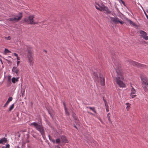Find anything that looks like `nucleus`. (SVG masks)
Here are the masks:
<instances>
[{
  "label": "nucleus",
  "mask_w": 148,
  "mask_h": 148,
  "mask_svg": "<svg viewBox=\"0 0 148 148\" xmlns=\"http://www.w3.org/2000/svg\"><path fill=\"white\" fill-rule=\"evenodd\" d=\"M116 77L114 78V81L116 82L120 87H125V84L123 82L124 78L122 70L118 67L116 68Z\"/></svg>",
  "instance_id": "f257e3e1"
},
{
  "label": "nucleus",
  "mask_w": 148,
  "mask_h": 148,
  "mask_svg": "<svg viewBox=\"0 0 148 148\" xmlns=\"http://www.w3.org/2000/svg\"><path fill=\"white\" fill-rule=\"evenodd\" d=\"M125 63L128 65H133L137 67H140L141 68L143 69L146 67V66L143 64L136 62L132 60L126 59L125 60Z\"/></svg>",
  "instance_id": "f03ea898"
},
{
  "label": "nucleus",
  "mask_w": 148,
  "mask_h": 148,
  "mask_svg": "<svg viewBox=\"0 0 148 148\" xmlns=\"http://www.w3.org/2000/svg\"><path fill=\"white\" fill-rule=\"evenodd\" d=\"M31 124L33 125L37 130L40 132L43 138L45 139V134L42 125L40 124H38L36 122L32 123Z\"/></svg>",
  "instance_id": "7ed1b4c3"
},
{
  "label": "nucleus",
  "mask_w": 148,
  "mask_h": 148,
  "mask_svg": "<svg viewBox=\"0 0 148 148\" xmlns=\"http://www.w3.org/2000/svg\"><path fill=\"white\" fill-rule=\"evenodd\" d=\"M140 78L143 88L145 92H146L148 91V89L146 86V84L148 82V79L145 75H143L140 76Z\"/></svg>",
  "instance_id": "20e7f679"
},
{
  "label": "nucleus",
  "mask_w": 148,
  "mask_h": 148,
  "mask_svg": "<svg viewBox=\"0 0 148 148\" xmlns=\"http://www.w3.org/2000/svg\"><path fill=\"white\" fill-rule=\"evenodd\" d=\"M94 78L95 80L98 84H100L101 86L105 85V79L104 77L101 75H100L99 78L97 74L96 73H94Z\"/></svg>",
  "instance_id": "39448f33"
},
{
  "label": "nucleus",
  "mask_w": 148,
  "mask_h": 148,
  "mask_svg": "<svg viewBox=\"0 0 148 148\" xmlns=\"http://www.w3.org/2000/svg\"><path fill=\"white\" fill-rule=\"evenodd\" d=\"M34 15H32L29 16L28 18H24L23 20V22H25L30 24H36L37 23L34 21Z\"/></svg>",
  "instance_id": "423d86ee"
},
{
  "label": "nucleus",
  "mask_w": 148,
  "mask_h": 148,
  "mask_svg": "<svg viewBox=\"0 0 148 148\" xmlns=\"http://www.w3.org/2000/svg\"><path fill=\"white\" fill-rule=\"evenodd\" d=\"M27 57L28 58V62L31 66L33 65L34 63L33 58V57L32 53L31 51H28Z\"/></svg>",
  "instance_id": "0eeeda50"
},
{
  "label": "nucleus",
  "mask_w": 148,
  "mask_h": 148,
  "mask_svg": "<svg viewBox=\"0 0 148 148\" xmlns=\"http://www.w3.org/2000/svg\"><path fill=\"white\" fill-rule=\"evenodd\" d=\"M110 18L111 21L115 24H117L119 23L122 25L124 23V22H123L119 18L116 17H110Z\"/></svg>",
  "instance_id": "6e6552de"
},
{
  "label": "nucleus",
  "mask_w": 148,
  "mask_h": 148,
  "mask_svg": "<svg viewBox=\"0 0 148 148\" xmlns=\"http://www.w3.org/2000/svg\"><path fill=\"white\" fill-rule=\"evenodd\" d=\"M22 17V13H20L19 14L16 16L14 18H10L9 20L12 21L16 22L21 20Z\"/></svg>",
  "instance_id": "1a4fd4ad"
},
{
  "label": "nucleus",
  "mask_w": 148,
  "mask_h": 148,
  "mask_svg": "<svg viewBox=\"0 0 148 148\" xmlns=\"http://www.w3.org/2000/svg\"><path fill=\"white\" fill-rule=\"evenodd\" d=\"M104 5L101 2H99L97 3L96 2L95 7L98 10H99L100 11H102Z\"/></svg>",
  "instance_id": "9d476101"
},
{
  "label": "nucleus",
  "mask_w": 148,
  "mask_h": 148,
  "mask_svg": "<svg viewBox=\"0 0 148 148\" xmlns=\"http://www.w3.org/2000/svg\"><path fill=\"white\" fill-rule=\"evenodd\" d=\"M131 92L130 93V96L132 98H133L136 95V90L131 85Z\"/></svg>",
  "instance_id": "9b49d317"
},
{
  "label": "nucleus",
  "mask_w": 148,
  "mask_h": 148,
  "mask_svg": "<svg viewBox=\"0 0 148 148\" xmlns=\"http://www.w3.org/2000/svg\"><path fill=\"white\" fill-rule=\"evenodd\" d=\"M12 71L13 73H15L16 75H18L19 74V70L16 67H14L12 69Z\"/></svg>",
  "instance_id": "f8f14e48"
},
{
  "label": "nucleus",
  "mask_w": 148,
  "mask_h": 148,
  "mask_svg": "<svg viewBox=\"0 0 148 148\" xmlns=\"http://www.w3.org/2000/svg\"><path fill=\"white\" fill-rule=\"evenodd\" d=\"M102 11H103L106 14H109L111 12L108 8L105 6L103 7Z\"/></svg>",
  "instance_id": "ddd939ff"
},
{
  "label": "nucleus",
  "mask_w": 148,
  "mask_h": 148,
  "mask_svg": "<svg viewBox=\"0 0 148 148\" xmlns=\"http://www.w3.org/2000/svg\"><path fill=\"white\" fill-rule=\"evenodd\" d=\"M140 36L144 39L146 36L147 35V33L145 31L142 30H141L140 31Z\"/></svg>",
  "instance_id": "4468645a"
},
{
  "label": "nucleus",
  "mask_w": 148,
  "mask_h": 148,
  "mask_svg": "<svg viewBox=\"0 0 148 148\" xmlns=\"http://www.w3.org/2000/svg\"><path fill=\"white\" fill-rule=\"evenodd\" d=\"M61 141L63 143H68V141L66 137L64 136H62L61 138Z\"/></svg>",
  "instance_id": "2eb2a0df"
},
{
  "label": "nucleus",
  "mask_w": 148,
  "mask_h": 148,
  "mask_svg": "<svg viewBox=\"0 0 148 148\" xmlns=\"http://www.w3.org/2000/svg\"><path fill=\"white\" fill-rule=\"evenodd\" d=\"M12 98L11 97H10L8 100H7L6 103L5 104L4 106V107H5L7 106L8 104L12 100Z\"/></svg>",
  "instance_id": "dca6fc26"
},
{
  "label": "nucleus",
  "mask_w": 148,
  "mask_h": 148,
  "mask_svg": "<svg viewBox=\"0 0 148 148\" xmlns=\"http://www.w3.org/2000/svg\"><path fill=\"white\" fill-rule=\"evenodd\" d=\"M7 141L6 138H2L0 140V144H3L4 143H5Z\"/></svg>",
  "instance_id": "f3484780"
},
{
  "label": "nucleus",
  "mask_w": 148,
  "mask_h": 148,
  "mask_svg": "<svg viewBox=\"0 0 148 148\" xmlns=\"http://www.w3.org/2000/svg\"><path fill=\"white\" fill-rule=\"evenodd\" d=\"M19 78V77L17 78H15L14 77H13L12 79V82L14 84L16 82H17L18 81V79Z\"/></svg>",
  "instance_id": "a211bd4d"
},
{
  "label": "nucleus",
  "mask_w": 148,
  "mask_h": 148,
  "mask_svg": "<svg viewBox=\"0 0 148 148\" xmlns=\"http://www.w3.org/2000/svg\"><path fill=\"white\" fill-rule=\"evenodd\" d=\"M9 53H11V51L6 48H5L4 51V54L6 55Z\"/></svg>",
  "instance_id": "6ab92c4d"
},
{
  "label": "nucleus",
  "mask_w": 148,
  "mask_h": 148,
  "mask_svg": "<svg viewBox=\"0 0 148 148\" xmlns=\"http://www.w3.org/2000/svg\"><path fill=\"white\" fill-rule=\"evenodd\" d=\"M125 104L127 106L126 109L127 110H128L130 108V106L131 105L130 103H126Z\"/></svg>",
  "instance_id": "aec40b11"
},
{
  "label": "nucleus",
  "mask_w": 148,
  "mask_h": 148,
  "mask_svg": "<svg viewBox=\"0 0 148 148\" xmlns=\"http://www.w3.org/2000/svg\"><path fill=\"white\" fill-rule=\"evenodd\" d=\"M64 105V109L65 110V111L67 115H69V113L67 111V108L65 106V103H63Z\"/></svg>",
  "instance_id": "412c9836"
},
{
  "label": "nucleus",
  "mask_w": 148,
  "mask_h": 148,
  "mask_svg": "<svg viewBox=\"0 0 148 148\" xmlns=\"http://www.w3.org/2000/svg\"><path fill=\"white\" fill-rule=\"evenodd\" d=\"M48 137L50 141H51L53 143H55V140L54 139H53L49 135H48Z\"/></svg>",
  "instance_id": "4be33fe9"
},
{
  "label": "nucleus",
  "mask_w": 148,
  "mask_h": 148,
  "mask_svg": "<svg viewBox=\"0 0 148 148\" xmlns=\"http://www.w3.org/2000/svg\"><path fill=\"white\" fill-rule=\"evenodd\" d=\"M14 104H13L11 106L10 108H9V112L11 111L14 108Z\"/></svg>",
  "instance_id": "5701e85b"
},
{
  "label": "nucleus",
  "mask_w": 148,
  "mask_h": 148,
  "mask_svg": "<svg viewBox=\"0 0 148 148\" xmlns=\"http://www.w3.org/2000/svg\"><path fill=\"white\" fill-rule=\"evenodd\" d=\"M110 113H108L107 115V116L108 119V121L110 123H111V119H110Z\"/></svg>",
  "instance_id": "b1692460"
},
{
  "label": "nucleus",
  "mask_w": 148,
  "mask_h": 148,
  "mask_svg": "<svg viewBox=\"0 0 148 148\" xmlns=\"http://www.w3.org/2000/svg\"><path fill=\"white\" fill-rule=\"evenodd\" d=\"M128 22L130 24L132 25H135V23H134L132 21H131L130 20H128Z\"/></svg>",
  "instance_id": "393cba45"
},
{
  "label": "nucleus",
  "mask_w": 148,
  "mask_h": 148,
  "mask_svg": "<svg viewBox=\"0 0 148 148\" xmlns=\"http://www.w3.org/2000/svg\"><path fill=\"white\" fill-rule=\"evenodd\" d=\"M89 108L91 110H92L93 112H94L95 113H96V112L95 110V108L93 107H90Z\"/></svg>",
  "instance_id": "a878e982"
},
{
  "label": "nucleus",
  "mask_w": 148,
  "mask_h": 148,
  "mask_svg": "<svg viewBox=\"0 0 148 148\" xmlns=\"http://www.w3.org/2000/svg\"><path fill=\"white\" fill-rule=\"evenodd\" d=\"M60 141H61V140H60L59 138L57 139L56 140V142L57 143H59Z\"/></svg>",
  "instance_id": "bb28decb"
},
{
  "label": "nucleus",
  "mask_w": 148,
  "mask_h": 148,
  "mask_svg": "<svg viewBox=\"0 0 148 148\" xmlns=\"http://www.w3.org/2000/svg\"><path fill=\"white\" fill-rule=\"evenodd\" d=\"M5 38L7 39L8 40H10L11 39V38L10 36H8V37H5Z\"/></svg>",
  "instance_id": "cd10ccee"
},
{
  "label": "nucleus",
  "mask_w": 148,
  "mask_h": 148,
  "mask_svg": "<svg viewBox=\"0 0 148 148\" xmlns=\"http://www.w3.org/2000/svg\"><path fill=\"white\" fill-rule=\"evenodd\" d=\"M105 101V103L106 108V107H107V106L108 107V105L107 104L106 102L105 101Z\"/></svg>",
  "instance_id": "c85d7f7f"
},
{
  "label": "nucleus",
  "mask_w": 148,
  "mask_h": 148,
  "mask_svg": "<svg viewBox=\"0 0 148 148\" xmlns=\"http://www.w3.org/2000/svg\"><path fill=\"white\" fill-rule=\"evenodd\" d=\"M10 145L9 144H7L6 145L5 148H8L10 147Z\"/></svg>",
  "instance_id": "c756f323"
},
{
  "label": "nucleus",
  "mask_w": 148,
  "mask_h": 148,
  "mask_svg": "<svg viewBox=\"0 0 148 148\" xmlns=\"http://www.w3.org/2000/svg\"><path fill=\"white\" fill-rule=\"evenodd\" d=\"M144 39L145 40H148V36H147V35H146Z\"/></svg>",
  "instance_id": "7c9ffc66"
},
{
  "label": "nucleus",
  "mask_w": 148,
  "mask_h": 148,
  "mask_svg": "<svg viewBox=\"0 0 148 148\" xmlns=\"http://www.w3.org/2000/svg\"><path fill=\"white\" fill-rule=\"evenodd\" d=\"M106 111L107 112H108L109 111V109L108 107H106Z\"/></svg>",
  "instance_id": "2f4dec72"
},
{
  "label": "nucleus",
  "mask_w": 148,
  "mask_h": 148,
  "mask_svg": "<svg viewBox=\"0 0 148 148\" xmlns=\"http://www.w3.org/2000/svg\"><path fill=\"white\" fill-rule=\"evenodd\" d=\"M20 61H18L17 63V66H18V65L20 63Z\"/></svg>",
  "instance_id": "473e14b6"
},
{
  "label": "nucleus",
  "mask_w": 148,
  "mask_h": 148,
  "mask_svg": "<svg viewBox=\"0 0 148 148\" xmlns=\"http://www.w3.org/2000/svg\"><path fill=\"white\" fill-rule=\"evenodd\" d=\"M14 55L16 57L18 56V54L15 53H14Z\"/></svg>",
  "instance_id": "72a5a7b5"
},
{
  "label": "nucleus",
  "mask_w": 148,
  "mask_h": 148,
  "mask_svg": "<svg viewBox=\"0 0 148 148\" xmlns=\"http://www.w3.org/2000/svg\"><path fill=\"white\" fill-rule=\"evenodd\" d=\"M16 59H17V60H18V61H19V60H20V58L18 56L17 57Z\"/></svg>",
  "instance_id": "f704fd0d"
},
{
  "label": "nucleus",
  "mask_w": 148,
  "mask_h": 148,
  "mask_svg": "<svg viewBox=\"0 0 148 148\" xmlns=\"http://www.w3.org/2000/svg\"><path fill=\"white\" fill-rule=\"evenodd\" d=\"M146 17H147V18L148 19V16L147 14H146Z\"/></svg>",
  "instance_id": "c9c22d12"
},
{
  "label": "nucleus",
  "mask_w": 148,
  "mask_h": 148,
  "mask_svg": "<svg viewBox=\"0 0 148 148\" xmlns=\"http://www.w3.org/2000/svg\"><path fill=\"white\" fill-rule=\"evenodd\" d=\"M57 147L58 148H60V147H58V146H57Z\"/></svg>",
  "instance_id": "e433bc0d"
},
{
  "label": "nucleus",
  "mask_w": 148,
  "mask_h": 148,
  "mask_svg": "<svg viewBox=\"0 0 148 148\" xmlns=\"http://www.w3.org/2000/svg\"><path fill=\"white\" fill-rule=\"evenodd\" d=\"M74 127H75V128H77V127H76V126L75 125V126H74Z\"/></svg>",
  "instance_id": "4c0bfd02"
},
{
  "label": "nucleus",
  "mask_w": 148,
  "mask_h": 148,
  "mask_svg": "<svg viewBox=\"0 0 148 148\" xmlns=\"http://www.w3.org/2000/svg\"><path fill=\"white\" fill-rule=\"evenodd\" d=\"M2 148H5V147H2Z\"/></svg>",
  "instance_id": "58836bf2"
},
{
  "label": "nucleus",
  "mask_w": 148,
  "mask_h": 148,
  "mask_svg": "<svg viewBox=\"0 0 148 148\" xmlns=\"http://www.w3.org/2000/svg\"><path fill=\"white\" fill-rule=\"evenodd\" d=\"M17 148H21L20 147H18Z\"/></svg>",
  "instance_id": "ea45409f"
},
{
  "label": "nucleus",
  "mask_w": 148,
  "mask_h": 148,
  "mask_svg": "<svg viewBox=\"0 0 148 148\" xmlns=\"http://www.w3.org/2000/svg\"><path fill=\"white\" fill-rule=\"evenodd\" d=\"M47 52V51H45V52Z\"/></svg>",
  "instance_id": "a19ab883"
}]
</instances>
